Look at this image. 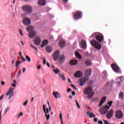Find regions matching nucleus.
Instances as JSON below:
<instances>
[{
	"mask_svg": "<svg viewBox=\"0 0 124 124\" xmlns=\"http://www.w3.org/2000/svg\"><path fill=\"white\" fill-rule=\"evenodd\" d=\"M59 59V61L61 63L64 62L65 61V56L63 54L60 55V50H57L55 52L53 55L54 61H57Z\"/></svg>",
	"mask_w": 124,
	"mask_h": 124,
	"instance_id": "1",
	"label": "nucleus"
},
{
	"mask_svg": "<svg viewBox=\"0 0 124 124\" xmlns=\"http://www.w3.org/2000/svg\"><path fill=\"white\" fill-rule=\"evenodd\" d=\"M83 93L85 95H88L87 97L88 99H91L94 95V92L93 91V88L90 87H87L84 90Z\"/></svg>",
	"mask_w": 124,
	"mask_h": 124,
	"instance_id": "2",
	"label": "nucleus"
},
{
	"mask_svg": "<svg viewBox=\"0 0 124 124\" xmlns=\"http://www.w3.org/2000/svg\"><path fill=\"white\" fill-rule=\"evenodd\" d=\"M113 103V101H111L108 103V106H107L104 107H102L100 110V112L102 115H105L106 113L108 111V110L110 109V107L112 106V104Z\"/></svg>",
	"mask_w": 124,
	"mask_h": 124,
	"instance_id": "3",
	"label": "nucleus"
},
{
	"mask_svg": "<svg viewBox=\"0 0 124 124\" xmlns=\"http://www.w3.org/2000/svg\"><path fill=\"white\" fill-rule=\"evenodd\" d=\"M27 31L29 32V37L30 38H33L35 36L36 33L34 30L33 26H31L27 27Z\"/></svg>",
	"mask_w": 124,
	"mask_h": 124,
	"instance_id": "4",
	"label": "nucleus"
},
{
	"mask_svg": "<svg viewBox=\"0 0 124 124\" xmlns=\"http://www.w3.org/2000/svg\"><path fill=\"white\" fill-rule=\"evenodd\" d=\"M96 37V40L98 41V42H102V41H104V37H103V35L98 34L97 32H95L93 33L90 37Z\"/></svg>",
	"mask_w": 124,
	"mask_h": 124,
	"instance_id": "5",
	"label": "nucleus"
},
{
	"mask_svg": "<svg viewBox=\"0 0 124 124\" xmlns=\"http://www.w3.org/2000/svg\"><path fill=\"white\" fill-rule=\"evenodd\" d=\"M91 45L97 50H101V45L94 39L90 41Z\"/></svg>",
	"mask_w": 124,
	"mask_h": 124,
	"instance_id": "6",
	"label": "nucleus"
},
{
	"mask_svg": "<svg viewBox=\"0 0 124 124\" xmlns=\"http://www.w3.org/2000/svg\"><path fill=\"white\" fill-rule=\"evenodd\" d=\"M22 9L24 12H26L27 14H31L32 12V7L30 5H26L22 7Z\"/></svg>",
	"mask_w": 124,
	"mask_h": 124,
	"instance_id": "7",
	"label": "nucleus"
},
{
	"mask_svg": "<svg viewBox=\"0 0 124 124\" xmlns=\"http://www.w3.org/2000/svg\"><path fill=\"white\" fill-rule=\"evenodd\" d=\"M115 115L116 118L118 119H122V118L124 117V114L123 113V112H122V111L120 110H116Z\"/></svg>",
	"mask_w": 124,
	"mask_h": 124,
	"instance_id": "8",
	"label": "nucleus"
},
{
	"mask_svg": "<svg viewBox=\"0 0 124 124\" xmlns=\"http://www.w3.org/2000/svg\"><path fill=\"white\" fill-rule=\"evenodd\" d=\"M111 67L114 71V72H116V73H120L121 72V70L120 69V67L118 65L115 64V63H112L111 64Z\"/></svg>",
	"mask_w": 124,
	"mask_h": 124,
	"instance_id": "9",
	"label": "nucleus"
},
{
	"mask_svg": "<svg viewBox=\"0 0 124 124\" xmlns=\"http://www.w3.org/2000/svg\"><path fill=\"white\" fill-rule=\"evenodd\" d=\"M74 18L76 20H79L82 18V12L81 11H78L74 14Z\"/></svg>",
	"mask_w": 124,
	"mask_h": 124,
	"instance_id": "10",
	"label": "nucleus"
},
{
	"mask_svg": "<svg viewBox=\"0 0 124 124\" xmlns=\"http://www.w3.org/2000/svg\"><path fill=\"white\" fill-rule=\"evenodd\" d=\"M22 23L25 26H29L31 24V20L28 17H25L23 19Z\"/></svg>",
	"mask_w": 124,
	"mask_h": 124,
	"instance_id": "11",
	"label": "nucleus"
},
{
	"mask_svg": "<svg viewBox=\"0 0 124 124\" xmlns=\"http://www.w3.org/2000/svg\"><path fill=\"white\" fill-rule=\"evenodd\" d=\"M9 95L8 99H10L14 95V91H13V88L12 87H11L8 91V92L6 94V96H8Z\"/></svg>",
	"mask_w": 124,
	"mask_h": 124,
	"instance_id": "12",
	"label": "nucleus"
},
{
	"mask_svg": "<svg viewBox=\"0 0 124 124\" xmlns=\"http://www.w3.org/2000/svg\"><path fill=\"white\" fill-rule=\"evenodd\" d=\"M90 79V78L83 77L80 79V85L81 87H83L86 84V82Z\"/></svg>",
	"mask_w": 124,
	"mask_h": 124,
	"instance_id": "13",
	"label": "nucleus"
},
{
	"mask_svg": "<svg viewBox=\"0 0 124 124\" xmlns=\"http://www.w3.org/2000/svg\"><path fill=\"white\" fill-rule=\"evenodd\" d=\"M114 83V80L111 81H108L107 83L105 85V88L107 90H111L113 87V84Z\"/></svg>",
	"mask_w": 124,
	"mask_h": 124,
	"instance_id": "14",
	"label": "nucleus"
},
{
	"mask_svg": "<svg viewBox=\"0 0 124 124\" xmlns=\"http://www.w3.org/2000/svg\"><path fill=\"white\" fill-rule=\"evenodd\" d=\"M61 38H62V36H59L58 39L60 40L59 46L61 48H62V47H64V46H65V41H64L63 39H61Z\"/></svg>",
	"mask_w": 124,
	"mask_h": 124,
	"instance_id": "15",
	"label": "nucleus"
},
{
	"mask_svg": "<svg viewBox=\"0 0 124 124\" xmlns=\"http://www.w3.org/2000/svg\"><path fill=\"white\" fill-rule=\"evenodd\" d=\"M116 84L118 87H121V83L124 82V77L121 76L116 78Z\"/></svg>",
	"mask_w": 124,
	"mask_h": 124,
	"instance_id": "16",
	"label": "nucleus"
},
{
	"mask_svg": "<svg viewBox=\"0 0 124 124\" xmlns=\"http://www.w3.org/2000/svg\"><path fill=\"white\" fill-rule=\"evenodd\" d=\"M33 42L35 45H40V44L41 43V40L40 39V38L36 37L33 40Z\"/></svg>",
	"mask_w": 124,
	"mask_h": 124,
	"instance_id": "17",
	"label": "nucleus"
},
{
	"mask_svg": "<svg viewBox=\"0 0 124 124\" xmlns=\"http://www.w3.org/2000/svg\"><path fill=\"white\" fill-rule=\"evenodd\" d=\"M80 46L82 49L86 50V49H87V43L86 42V41L82 40L80 43Z\"/></svg>",
	"mask_w": 124,
	"mask_h": 124,
	"instance_id": "18",
	"label": "nucleus"
},
{
	"mask_svg": "<svg viewBox=\"0 0 124 124\" xmlns=\"http://www.w3.org/2000/svg\"><path fill=\"white\" fill-rule=\"evenodd\" d=\"M114 115V110L113 109H110L109 112L107 114V119H110Z\"/></svg>",
	"mask_w": 124,
	"mask_h": 124,
	"instance_id": "19",
	"label": "nucleus"
},
{
	"mask_svg": "<svg viewBox=\"0 0 124 124\" xmlns=\"http://www.w3.org/2000/svg\"><path fill=\"white\" fill-rule=\"evenodd\" d=\"M91 75H92V69L89 68L87 69L85 74V77L89 78Z\"/></svg>",
	"mask_w": 124,
	"mask_h": 124,
	"instance_id": "20",
	"label": "nucleus"
},
{
	"mask_svg": "<svg viewBox=\"0 0 124 124\" xmlns=\"http://www.w3.org/2000/svg\"><path fill=\"white\" fill-rule=\"evenodd\" d=\"M83 76V73L81 71H77L75 74V78H80Z\"/></svg>",
	"mask_w": 124,
	"mask_h": 124,
	"instance_id": "21",
	"label": "nucleus"
},
{
	"mask_svg": "<svg viewBox=\"0 0 124 124\" xmlns=\"http://www.w3.org/2000/svg\"><path fill=\"white\" fill-rule=\"evenodd\" d=\"M53 94L55 98H56V99H58V98H61V94L58 92H53Z\"/></svg>",
	"mask_w": 124,
	"mask_h": 124,
	"instance_id": "22",
	"label": "nucleus"
},
{
	"mask_svg": "<svg viewBox=\"0 0 124 124\" xmlns=\"http://www.w3.org/2000/svg\"><path fill=\"white\" fill-rule=\"evenodd\" d=\"M107 98L106 97H103L102 99L101 100L99 104V107H101L103 104L106 101Z\"/></svg>",
	"mask_w": 124,
	"mask_h": 124,
	"instance_id": "23",
	"label": "nucleus"
},
{
	"mask_svg": "<svg viewBox=\"0 0 124 124\" xmlns=\"http://www.w3.org/2000/svg\"><path fill=\"white\" fill-rule=\"evenodd\" d=\"M39 5H42V6L46 5V0H39L38 2Z\"/></svg>",
	"mask_w": 124,
	"mask_h": 124,
	"instance_id": "24",
	"label": "nucleus"
},
{
	"mask_svg": "<svg viewBox=\"0 0 124 124\" xmlns=\"http://www.w3.org/2000/svg\"><path fill=\"white\" fill-rule=\"evenodd\" d=\"M85 64L87 65V66H90V65L93 64V62L90 60L88 59L85 61Z\"/></svg>",
	"mask_w": 124,
	"mask_h": 124,
	"instance_id": "25",
	"label": "nucleus"
},
{
	"mask_svg": "<svg viewBox=\"0 0 124 124\" xmlns=\"http://www.w3.org/2000/svg\"><path fill=\"white\" fill-rule=\"evenodd\" d=\"M87 115H88V116H89L90 118H95V115H94L93 114V112H90V111H87L86 112Z\"/></svg>",
	"mask_w": 124,
	"mask_h": 124,
	"instance_id": "26",
	"label": "nucleus"
},
{
	"mask_svg": "<svg viewBox=\"0 0 124 124\" xmlns=\"http://www.w3.org/2000/svg\"><path fill=\"white\" fill-rule=\"evenodd\" d=\"M47 44H48V41H47L46 40H45L42 43V44L41 45V47L42 48H43L44 47H45V46H46V45H47Z\"/></svg>",
	"mask_w": 124,
	"mask_h": 124,
	"instance_id": "27",
	"label": "nucleus"
},
{
	"mask_svg": "<svg viewBox=\"0 0 124 124\" xmlns=\"http://www.w3.org/2000/svg\"><path fill=\"white\" fill-rule=\"evenodd\" d=\"M71 65H76L78 63L77 60H73L70 62Z\"/></svg>",
	"mask_w": 124,
	"mask_h": 124,
	"instance_id": "28",
	"label": "nucleus"
},
{
	"mask_svg": "<svg viewBox=\"0 0 124 124\" xmlns=\"http://www.w3.org/2000/svg\"><path fill=\"white\" fill-rule=\"evenodd\" d=\"M45 113L46 118V121H49V120H50V114H48L49 113V110L47 109L46 111L45 112Z\"/></svg>",
	"mask_w": 124,
	"mask_h": 124,
	"instance_id": "29",
	"label": "nucleus"
},
{
	"mask_svg": "<svg viewBox=\"0 0 124 124\" xmlns=\"http://www.w3.org/2000/svg\"><path fill=\"white\" fill-rule=\"evenodd\" d=\"M103 79H107V77L108 76V74H107V72L106 71H104L103 72Z\"/></svg>",
	"mask_w": 124,
	"mask_h": 124,
	"instance_id": "30",
	"label": "nucleus"
},
{
	"mask_svg": "<svg viewBox=\"0 0 124 124\" xmlns=\"http://www.w3.org/2000/svg\"><path fill=\"white\" fill-rule=\"evenodd\" d=\"M75 54L76 57H77V58H78V59L82 58V56L80 55V54L79 53V52H78V51H76Z\"/></svg>",
	"mask_w": 124,
	"mask_h": 124,
	"instance_id": "31",
	"label": "nucleus"
},
{
	"mask_svg": "<svg viewBox=\"0 0 124 124\" xmlns=\"http://www.w3.org/2000/svg\"><path fill=\"white\" fill-rule=\"evenodd\" d=\"M124 93L120 92L119 93V98H120L121 100H123L124 99Z\"/></svg>",
	"mask_w": 124,
	"mask_h": 124,
	"instance_id": "32",
	"label": "nucleus"
},
{
	"mask_svg": "<svg viewBox=\"0 0 124 124\" xmlns=\"http://www.w3.org/2000/svg\"><path fill=\"white\" fill-rule=\"evenodd\" d=\"M46 50L47 53H51L52 52V47L49 46H47Z\"/></svg>",
	"mask_w": 124,
	"mask_h": 124,
	"instance_id": "33",
	"label": "nucleus"
},
{
	"mask_svg": "<svg viewBox=\"0 0 124 124\" xmlns=\"http://www.w3.org/2000/svg\"><path fill=\"white\" fill-rule=\"evenodd\" d=\"M53 72H54L55 74H59V75H60V74H61V71H60L59 69L53 70Z\"/></svg>",
	"mask_w": 124,
	"mask_h": 124,
	"instance_id": "34",
	"label": "nucleus"
},
{
	"mask_svg": "<svg viewBox=\"0 0 124 124\" xmlns=\"http://www.w3.org/2000/svg\"><path fill=\"white\" fill-rule=\"evenodd\" d=\"M59 76L61 77V78L62 79L63 81H65V77L63 75H62V73L59 74Z\"/></svg>",
	"mask_w": 124,
	"mask_h": 124,
	"instance_id": "35",
	"label": "nucleus"
},
{
	"mask_svg": "<svg viewBox=\"0 0 124 124\" xmlns=\"http://www.w3.org/2000/svg\"><path fill=\"white\" fill-rule=\"evenodd\" d=\"M23 116H24V113L22 112H20L16 117L17 120H19V119H20V117H22Z\"/></svg>",
	"mask_w": 124,
	"mask_h": 124,
	"instance_id": "36",
	"label": "nucleus"
},
{
	"mask_svg": "<svg viewBox=\"0 0 124 124\" xmlns=\"http://www.w3.org/2000/svg\"><path fill=\"white\" fill-rule=\"evenodd\" d=\"M46 106H47L46 105H43V110H44V112H47V109L49 110V109L48 108H45V107H46Z\"/></svg>",
	"mask_w": 124,
	"mask_h": 124,
	"instance_id": "37",
	"label": "nucleus"
},
{
	"mask_svg": "<svg viewBox=\"0 0 124 124\" xmlns=\"http://www.w3.org/2000/svg\"><path fill=\"white\" fill-rule=\"evenodd\" d=\"M26 59L28 61V62H31V58L28 56H26Z\"/></svg>",
	"mask_w": 124,
	"mask_h": 124,
	"instance_id": "38",
	"label": "nucleus"
},
{
	"mask_svg": "<svg viewBox=\"0 0 124 124\" xmlns=\"http://www.w3.org/2000/svg\"><path fill=\"white\" fill-rule=\"evenodd\" d=\"M76 104L78 106V109H80V108H81V107H80V105H79V103H78L77 100H76Z\"/></svg>",
	"mask_w": 124,
	"mask_h": 124,
	"instance_id": "39",
	"label": "nucleus"
},
{
	"mask_svg": "<svg viewBox=\"0 0 124 124\" xmlns=\"http://www.w3.org/2000/svg\"><path fill=\"white\" fill-rule=\"evenodd\" d=\"M19 64H20V63L19 61H17L15 65L16 67H18Z\"/></svg>",
	"mask_w": 124,
	"mask_h": 124,
	"instance_id": "40",
	"label": "nucleus"
},
{
	"mask_svg": "<svg viewBox=\"0 0 124 124\" xmlns=\"http://www.w3.org/2000/svg\"><path fill=\"white\" fill-rule=\"evenodd\" d=\"M19 33H20V35H21V36L24 35V34H23V31H22V29H19Z\"/></svg>",
	"mask_w": 124,
	"mask_h": 124,
	"instance_id": "41",
	"label": "nucleus"
},
{
	"mask_svg": "<svg viewBox=\"0 0 124 124\" xmlns=\"http://www.w3.org/2000/svg\"><path fill=\"white\" fill-rule=\"evenodd\" d=\"M28 102H29V101L26 100L24 103H23V106H27L28 105Z\"/></svg>",
	"mask_w": 124,
	"mask_h": 124,
	"instance_id": "42",
	"label": "nucleus"
},
{
	"mask_svg": "<svg viewBox=\"0 0 124 124\" xmlns=\"http://www.w3.org/2000/svg\"><path fill=\"white\" fill-rule=\"evenodd\" d=\"M48 17L49 18H54V15H51V14H48Z\"/></svg>",
	"mask_w": 124,
	"mask_h": 124,
	"instance_id": "43",
	"label": "nucleus"
},
{
	"mask_svg": "<svg viewBox=\"0 0 124 124\" xmlns=\"http://www.w3.org/2000/svg\"><path fill=\"white\" fill-rule=\"evenodd\" d=\"M30 46L31 47V48H34V49H35V50H36L37 51V50H38L37 49V48L35 47V46H32V45H30Z\"/></svg>",
	"mask_w": 124,
	"mask_h": 124,
	"instance_id": "44",
	"label": "nucleus"
},
{
	"mask_svg": "<svg viewBox=\"0 0 124 124\" xmlns=\"http://www.w3.org/2000/svg\"><path fill=\"white\" fill-rule=\"evenodd\" d=\"M71 87H72V88H73L74 90H77V88H76V87L74 86V85H73V84H71Z\"/></svg>",
	"mask_w": 124,
	"mask_h": 124,
	"instance_id": "45",
	"label": "nucleus"
},
{
	"mask_svg": "<svg viewBox=\"0 0 124 124\" xmlns=\"http://www.w3.org/2000/svg\"><path fill=\"white\" fill-rule=\"evenodd\" d=\"M59 118L60 120H62V113H60Z\"/></svg>",
	"mask_w": 124,
	"mask_h": 124,
	"instance_id": "46",
	"label": "nucleus"
},
{
	"mask_svg": "<svg viewBox=\"0 0 124 124\" xmlns=\"http://www.w3.org/2000/svg\"><path fill=\"white\" fill-rule=\"evenodd\" d=\"M93 101H96V102H97V101H98V99L97 98H93Z\"/></svg>",
	"mask_w": 124,
	"mask_h": 124,
	"instance_id": "47",
	"label": "nucleus"
},
{
	"mask_svg": "<svg viewBox=\"0 0 124 124\" xmlns=\"http://www.w3.org/2000/svg\"><path fill=\"white\" fill-rule=\"evenodd\" d=\"M9 109H10V108L9 107H8L6 108L5 111V114H6V112H7L9 110Z\"/></svg>",
	"mask_w": 124,
	"mask_h": 124,
	"instance_id": "48",
	"label": "nucleus"
},
{
	"mask_svg": "<svg viewBox=\"0 0 124 124\" xmlns=\"http://www.w3.org/2000/svg\"><path fill=\"white\" fill-rule=\"evenodd\" d=\"M21 70H19L18 72V75L17 76V77H19V75H21Z\"/></svg>",
	"mask_w": 124,
	"mask_h": 124,
	"instance_id": "49",
	"label": "nucleus"
},
{
	"mask_svg": "<svg viewBox=\"0 0 124 124\" xmlns=\"http://www.w3.org/2000/svg\"><path fill=\"white\" fill-rule=\"evenodd\" d=\"M97 121H98V119L97 118H95L94 119V122H95V123H97Z\"/></svg>",
	"mask_w": 124,
	"mask_h": 124,
	"instance_id": "50",
	"label": "nucleus"
},
{
	"mask_svg": "<svg viewBox=\"0 0 124 124\" xmlns=\"http://www.w3.org/2000/svg\"><path fill=\"white\" fill-rule=\"evenodd\" d=\"M72 95H75V94H76V93H75V91H73L72 92Z\"/></svg>",
	"mask_w": 124,
	"mask_h": 124,
	"instance_id": "51",
	"label": "nucleus"
},
{
	"mask_svg": "<svg viewBox=\"0 0 124 124\" xmlns=\"http://www.w3.org/2000/svg\"><path fill=\"white\" fill-rule=\"evenodd\" d=\"M44 64H46V60L45 59H43Z\"/></svg>",
	"mask_w": 124,
	"mask_h": 124,
	"instance_id": "52",
	"label": "nucleus"
},
{
	"mask_svg": "<svg viewBox=\"0 0 124 124\" xmlns=\"http://www.w3.org/2000/svg\"><path fill=\"white\" fill-rule=\"evenodd\" d=\"M98 124H103V122H102V121H99Z\"/></svg>",
	"mask_w": 124,
	"mask_h": 124,
	"instance_id": "53",
	"label": "nucleus"
},
{
	"mask_svg": "<svg viewBox=\"0 0 124 124\" xmlns=\"http://www.w3.org/2000/svg\"><path fill=\"white\" fill-rule=\"evenodd\" d=\"M63 2H64V3H67V2H68V0H62Z\"/></svg>",
	"mask_w": 124,
	"mask_h": 124,
	"instance_id": "54",
	"label": "nucleus"
},
{
	"mask_svg": "<svg viewBox=\"0 0 124 124\" xmlns=\"http://www.w3.org/2000/svg\"><path fill=\"white\" fill-rule=\"evenodd\" d=\"M41 65H39L37 67V69L39 70V69H41Z\"/></svg>",
	"mask_w": 124,
	"mask_h": 124,
	"instance_id": "55",
	"label": "nucleus"
},
{
	"mask_svg": "<svg viewBox=\"0 0 124 124\" xmlns=\"http://www.w3.org/2000/svg\"><path fill=\"white\" fill-rule=\"evenodd\" d=\"M3 96H4V95H1L0 96V100L1 99H2V98H3Z\"/></svg>",
	"mask_w": 124,
	"mask_h": 124,
	"instance_id": "56",
	"label": "nucleus"
},
{
	"mask_svg": "<svg viewBox=\"0 0 124 124\" xmlns=\"http://www.w3.org/2000/svg\"><path fill=\"white\" fill-rule=\"evenodd\" d=\"M104 124H108L109 123H108V121L104 120Z\"/></svg>",
	"mask_w": 124,
	"mask_h": 124,
	"instance_id": "57",
	"label": "nucleus"
},
{
	"mask_svg": "<svg viewBox=\"0 0 124 124\" xmlns=\"http://www.w3.org/2000/svg\"><path fill=\"white\" fill-rule=\"evenodd\" d=\"M4 84H5V83L4 82H3V81L1 82V85L2 86H3V85H4Z\"/></svg>",
	"mask_w": 124,
	"mask_h": 124,
	"instance_id": "58",
	"label": "nucleus"
},
{
	"mask_svg": "<svg viewBox=\"0 0 124 124\" xmlns=\"http://www.w3.org/2000/svg\"><path fill=\"white\" fill-rule=\"evenodd\" d=\"M71 89H70V88H68V89H67V93H69V92H71Z\"/></svg>",
	"mask_w": 124,
	"mask_h": 124,
	"instance_id": "59",
	"label": "nucleus"
},
{
	"mask_svg": "<svg viewBox=\"0 0 124 124\" xmlns=\"http://www.w3.org/2000/svg\"><path fill=\"white\" fill-rule=\"evenodd\" d=\"M68 83H70V84H71V81H70V78H68Z\"/></svg>",
	"mask_w": 124,
	"mask_h": 124,
	"instance_id": "60",
	"label": "nucleus"
},
{
	"mask_svg": "<svg viewBox=\"0 0 124 124\" xmlns=\"http://www.w3.org/2000/svg\"><path fill=\"white\" fill-rule=\"evenodd\" d=\"M46 64H47V66H48V67H50V63H49V62H47Z\"/></svg>",
	"mask_w": 124,
	"mask_h": 124,
	"instance_id": "61",
	"label": "nucleus"
},
{
	"mask_svg": "<svg viewBox=\"0 0 124 124\" xmlns=\"http://www.w3.org/2000/svg\"><path fill=\"white\" fill-rule=\"evenodd\" d=\"M22 62H26L27 61V60L25 58H23V59H22Z\"/></svg>",
	"mask_w": 124,
	"mask_h": 124,
	"instance_id": "62",
	"label": "nucleus"
},
{
	"mask_svg": "<svg viewBox=\"0 0 124 124\" xmlns=\"http://www.w3.org/2000/svg\"><path fill=\"white\" fill-rule=\"evenodd\" d=\"M51 67H52V68H56V67H55V66H54V65H51Z\"/></svg>",
	"mask_w": 124,
	"mask_h": 124,
	"instance_id": "63",
	"label": "nucleus"
},
{
	"mask_svg": "<svg viewBox=\"0 0 124 124\" xmlns=\"http://www.w3.org/2000/svg\"><path fill=\"white\" fill-rule=\"evenodd\" d=\"M12 86H13V87H16V84H12Z\"/></svg>",
	"mask_w": 124,
	"mask_h": 124,
	"instance_id": "64",
	"label": "nucleus"
}]
</instances>
